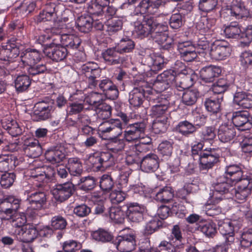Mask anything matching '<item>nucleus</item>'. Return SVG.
<instances>
[{"label": "nucleus", "mask_w": 252, "mask_h": 252, "mask_svg": "<svg viewBox=\"0 0 252 252\" xmlns=\"http://www.w3.org/2000/svg\"><path fill=\"white\" fill-rule=\"evenodd\" d=\"M250 178L242 170L237 164H230L225 168L224 176L219 177L213 184L212 200L215 203H218L225 198L232 189V185L242 182Z\"/></svg>", "instance_id": "nucleus-1"}, {"label": "nucleus", "mask_w": 252, "mask_h": 252, "mask_svg": "<svg viewBox=\"0 0 252 252\" xmlns=\"http://www.w3.org/2000/svg\"><path fill=\"white\" fill-rule=\"evenodd\" d=\"M167 29L166 24L158 23L154 17L144 16L142 23H135L133 34L141 39L150 35L156 41H162L167 39Z\"/></svg>", "instance_id": "nucleus-2"}, {"label": "nucleus", "mask_w": 252, "mask_h": 252, "mask_svg": "<svg viewBox=\"0 0 252 252\" xmlns=\"http://www.w3.org/2000/svg\"><path fill=\"white\" fill-rule=\"evenodd\" d=\"M184 241L181 227L179 225L175 224L171 228L167 240L161 241L159 247L164 252H181L180 250L184 247Z\"/></svg>", "instance_id": "nucleus-3"}, {"label": "nucleus", "mask_w": 252, "mask_h": 252, "mask_svg": "<svg viewBox=\"0 0 252 252\" xmlns=\"http://www.w3.org/2000/svg\"><path fill=\"white\" fill-rule=\"evenodd\" d=\"M73 148V144L62 142L48 149L45 153V157L52 164L58 163L63 161L66 154L70 152Z\"/></svg>", "instance_id": "nucleus-4"}, {"label": "nucleus", "mask_w": 252, "mask_h": 252, "mask_svg": "<svg viewBox=\"0 0 252 252\" xmlns=\"http://www.w3.org/2000/svg\"><path fill=\"white\" fill-rule=\"evenodd\" d=\"M21 199L15 196H4L0 202V213L5 215L4 219L8 220L21 208Z\"/></svg>", "instance_id": "nucleus-5"}, {"label": "nucleus", "mask_w": 252, "mask_h": 252, "mask_svg": "<svg viewBox=\"0 0 252 252\" xmlns=\"http://www.w3.org/2000/svg\"><path fill=\"white\" fill-rule=\"evenodd\" d=\"M199 168L201 170H208L217 163L220 157L219 149L210 148L201 152L199 155Z\"/></svg>", "instance_id": "nucleus-6"}, {"label": "nucleus", "mask_w": 252, "mask_h": 252, "mask_svg": "<svg viewBox=\"0 0 252 252\" xmlns=\"http://www.w3.org/2000/svg\"><path fill=\"white\" fill-rule=\"evenodd\" d=\"M166 3L165 0H141L131 13L132 15H153L161 6Z\"/></svg>", "instance_id": "nucleus-7"}, {"label": "nucleus", "mask_w": 252, "mask_h": 252, "mask_svg": "<svg viewBox=\"0 0 252 252\" xmlns=\"http://www.w3.org/2000/svg\"><path fill=\"white\" fill-rule=\"evenodd\" d=\"M111 242L121 252H130L134 250L136 246L135 235L133 234L119 236L115 239L114 236H111Z\"/></svg>", "instance_id": "nucleus-8"}, {"label": "nucleus", "mask_w": 252, "mask_h": 252, "mask_svg": "<svg viewBox=\"0 0 252 252\" xmlns=\"http://www.w3.org/2000/svg\"><path fill=\"white\" fill-rule=\"evenodd\" d=\"M231 47L229 44L225 41H216L214 42L210 49V56L215 61L225 60L231 53Z\"/></svg>", "instance_id": "nucleus-9"}, {"label": "nucleus", "mask_w": 252, "mask_h": 252, "mask_svg": "<svg viewBox=\"0 0 252 252\" xmlns=\"http://www.w3.org/2000/svg\"><path fill=\"white\" fill-rule=\"evenodd\" d=\"M26 201L29 205L36 209H42L46 204L47 196L43 191L26 190Z\"/></svg>", "instance_id": "nucleus-10"}, {"label": "nucleus", "mask_w": 252, "mask_h": 252, "mask_svg": "<svg viewBox=\"0 0 252 252\" xmlns=\"http://www.w3.org/2000/svg\"><path fill=\"white\" fill-rule=\"evenodd\" d=\"M232 122L236 127L241 130H246L252 127V117L246 111H239L233 113Z\"/></svg>", "instance_id": "nucleus-11"}, {"label": "nucleus", "mask_w": 252, "mask_h": 252, "mask_svg": "<svg viewBox=\"0 0 252 252\" xmlns=\"http://www.w3.org/2000/svg\"><path fill=\"white\" fill-rule=\"evenodd\" d=\"M237 188L232 189L229 191L231 194H235V197L237 201L239 203H243L246 201L249 196L252 192V183L250 178L247 180H244L242 182L238 183Z\"/></svg>", "instance_id": "nucleus-12"}, {"label": "nucleus", "mask_w": 252, "mask_h": 252, "mask_svg": "<svg viewBox=\"0 0 252 252\" xmlns=\"http://www.w3.org/2000/svg\"><path fill=\"white\" fill-rule=\"evenodd\" d=\"M177 49L180 57L184 61L190 62L197 57L196 48L190 41L179 42Z\"/></svg>", "instance_id": "nucleus-13"}, {"label": "nucleus", "mask_w": 252, "mask_h": 252, "mask_svg": "<svg viewBox=\"0 0 252 252\" xmlns=\"http://www.w3.org/2000/svg\"><path fill=\"white\" fill-rule=\"evenodd\" d=\"M20 54L19 47L14 40H10L0 49V60L12 62Z\"/></svg>", "instance_id": "nucleus-14"}, {"label": "nucleus", "mask_w": 252, "mask_h": 252, "mask_svg": "<svg viewBox=\"0 0 252 252\" xmlns=\"http://www.w3.org/2000/svg\"><path fill=\"white\" fill-rule=\"evenodd\" d=\"M41 54L38 50L35 49L27 48L21 53V61L19 62L18 66L21 67L37 63L41 60Z\"/></svg>", "instance_id": "nucleus-15"}, {"label": "nucleus", "mask_w": 252, "mask_h": 252, "mask_svg": "<svg viewBox=\"0 0 252 252\" xmlns=\"http://www.w3.org/2000/svg\"><path fill=\"white\" fill-rule=\"evenodd\" d=\"M74 186L71 182H66L56 185L53 190V194L56 200L63 202L67 200L73 193Z\"/></svg>", "instance_id": "nucleus-16"}, {"label": "nucleus", "mask_w": 252, "mask_h": 252, "mask_svg": "<svg viewBox=\"0 0 252 252\" xmlns=\"http://www.w3.org/2000/svg\"><path fill=\"white\" fill-rule=\"evenodd\" d=\"M81 70L88 79L90 87H95L97 84L96 78L100 75V69L96 63H89L81 66Z\"/></svg>", "instance_id": "nucleus-17"}, {"label": "nucleus", "mask_w": 252, "mask_h": 252, "mask_svg": "<svg viewBox=\"0 0 252 252\" xmlns=\"http://www.w3.org/2000/svg\"><path fill=\"white\" fill-rule=\"evenodd\" d=\"M226 13L236 19H241L248 17L249 11L246 8L244 3L239 0H234L230 6H227Z\"/></svg>", "instance_id": "nucleus-18"}, {"label": "nucleus", "mask_w": 252, "mask_h": 252, "mask_svg": "<svg viewBox=\"0 0 252 252\" xmlns=\"http://www.w3.org/2000/svg\"><path fill=\"white\" fill-rule=\"evenodd\" d=\"M219 230L223 236L226 245H230L234 242V226L229 220L219 222Z\"/></svg>", "instance_id": "nucleus-19"}, {"label": "nucleus", "mask_w": 252, "mask_h": 252, "mask_svg": "<svg viewBox=\"0 0 252 252\" xmlns=\"http://www.w3.org/2000/svg\"><path fill=\"white\" fill-rule=\"evenodd\" d=\"M145 125L143 123H134L130 125L125 131V138L128 142L136 141L144 133Z\"/></svg>", "instance_id": "nucleus-20"}, {"label": "nucleus", "mask_w": 252, "mask_h": 252, "mask_svg": "<svg viewBox=\"0 0 252 252\" xmlns=\"http://www.w3.org/2000/svg\"><path fill=\"white\" fill-rule=\"evenodd\" d=\"M159 158L155 154H148L141 160V169L145 172H153L159 167Z\"/></svg>", "instance_id": "nucleus-21"}, {"label": "nucleus", "mask_w": 252, "mask_h": 252, "mask_svg": "<svg viewBox=\"0 0 252 252\" xmlns=\"http://www.w3.org/2000/svg\"><path fill=\"white\" fill-rule=\"evenodd\" d=\"M54 173V170L51 167H37L32 170L31 178L33 181L42 183L50 179Z\"/></svg>", "instance_id": "nucleus-22"}, {"label": "nucleus", "mask_w": 252, "mask_h": 252, "mask_svg": "<svg viewBox=\"0 0 252 252\" xmlns=\"http://www.w3.org/2000/svg\"><path fill=\"white\" fill-rule=\"evenodd\" d=\"M236 135V129L231 125L222 124L218 128V137L222 143L230 142L235 137Z\"/></svg>", "instance_id": "nucleus-23"}, {"label": "nucleus", "mask_w": 252, "mask_h": 252, "mask_svg": "<svg viewBox=\"0 0 252 252\" xmlns=\"http://www.w3.org/2000/svg\"><path fill=\"white\" fill-rule=\"evenodd\" d=\"M144 63L151 68V71L156 73L163 67L164 60L160 55L151 53L145 57Z\"/></svg>", "instance_id": "nucleus-24"}, {"label": "nucleus", "mask_w": 252, "mask_h": 252, "mask_svg": "<svg viewBox=\"0 0 252 252\" xmlns=\"http://www.w3.org/2000/svg\"><path fill=\"white\" fill-rule=\"evenodd\" d=\"M169 102L166 99L159 101L157 104L153 105L150 109V116L153 118H159L164 116L170 118L169 111Z\"/></svg>", "instance_id": "nucleus-25"}, {"label": "nucleus", "mask_w": 252, "mask_h": 252, "mask_svg": "<svg viewBox=\"0 0 252 252\" xmlns=\"http://www.w3.org/2000/svg\"><path fill=\"white\" fill-rule=\"evenodd\" d=\"M221 72L220 67L209 65L203 67L200 71L201 79L206 83L213 82Z\"/></svg>", "instance_id": "nucleus-26"}, {"label": "nucleus", "mask_w": 252, "mask_h": 252, "mask_svg": "<svg viewBox=\"0 0 252 252\" xmlns=\"http://www.w3.org/2000/svg\"><path fill=\"white\" fill-rule=\"evenodd\" d=\"M44 52L48 58L55 62L63 61L68 54L67 49L61 45L47 48Z\"/></svg>", "instance_id": "nucleus-27"}, {"label": "nucleus", "mask_w": 252, "mask_h": 252, "mask_svg": "<svg viewBox=\"0 0 252 252\" xmlns=\"http://www.w3.org/2000/svg\"><path fill=\"white\" fill-rule=\"evenodd\" d=\"M145 208L137 203H131L126 207L127 218L131 221L138 222L143 219Z\"/></svg>", "instance_id": "nucleus-28"}, {"label": "nucleus", "mask_w": 252, "mask_h": 252, "mask_svg": "<svg viewBox=\"0 0 252 252\" xmlns=\"http://www.w3.org/2000/svg\"><path fill=\"white\" fill-rule=\"evenodd\" d=\"M118 137H111V158L114 163L120 162L123 159V156L121 154L124 148V142L122 139Z\"/></svg>", "instance_id": "nucleus-29"}, {"label": "nucleus", "mask_w": 252, "mask_h": 252, "mask_svg": "<svg viewBox=\"0 0 252 252\" xmlns=\"http://www.w3.org/2000/svg\"><path fill=\"white\" fill-rule=\"evenodd\" d=\"M234 103L244 109L252 108V94L245 92H237L233 96Z\"/></svg>", "instance_id": "nucleus-30"}, {"label": "nucleus", "mask_w": 252, "mask_h": 252, "mask_svg": "<svg viewBox=\"0 0 252 252\" xmlns=\"http://www.w3.org/2000/svg\"><path fill=\"white\" fill-rule=\"evenodd\" d=\"M99 136L101 138V144L109 149L110 144V123L109 121L102 122L98 127Z\"/></svg>", "instance_id": "nucleus-31"}, {"label": "nucleus", "mask_w": 252, "mask_h": 252, "mask_svg": "<svg viewBox=\"0 0 252 252\" xmlns=\"http://www.w3.org/2000/svg\"><path fill=\"white\" fill-rule=\"evenodd\" d=\"M20 241L24 243L32 242L38 235L37 228L33 226H26L22 227L19 232Z\"/></svg>", "instance_id": "nucleus-32"}, {"label": "nucleus", "mask_w": 252, "mask_h": 252, "mask_svg": "<svg viewBox=\"0 0 252 252\" xmlns=\"http://www.w3.org/2000/svg\"><path fill=\"white\" fill-rule=\"evenodd\" d=\"M145 91L141 87H135L129 93V102L134 107H139L143 103Z\"/></svg>", "instance_id": "nucleus-33"}, {"label": "nucleus", "mask_w": 252, "mask_h": 252, "mask_svg": "<svg viewBox=\"0 0 252 252\" xmlns=\"http://www.w3.org/2000/svg\"><path fill=\"white\" fill-rule=\"evenodd\" d=\"M2 127L13 137H16L22 133V129L17 122L13 120L4 119L1 121Z\"/></svg>", "instance_id": "nucleus-34"}, {"label": "nucleus", "mask_w": 252, "mask_h": 252, "mask_svg": "<svg viewBox=\"0 0 252 252\" xmlns=\"http://www.w3.org/2000/svg\"><path fill=\"white\" fill-rule=\"evenodd\" d=\"M31 84L30 77L25 72L24 74L17 75L14 80V86L18 93H22L27 90Z\"/></svg>", "instance_id": "nucleus-35"}, {"label": "nucleus", "mask_w": 252, "mask_h": 252, "mask_svg": "<svg viewBox=\"0 0 252 252\" xmlns=\"http://www.w3.org/2000/svg\"><path fill=\"white\" fill-rule=\"evenodd\" d=\"M175 129L185 137H189L197 130L196 126L187 120L180 122L175 126Z\"/></svg>", "instance_id": "nucleus-36"}, {"label": "nucleus", "mask_w": 252, "mask_h": 252, "mask_svg": "<svg viewBox=\"0 0 252 252\" xmlns=\"http://www.w3.org/2000/svg\"><path fill=\"white\" fill-rule=\"evenodd\" d=\"M223 100V96H218L216 97H210L205 99L204 104L206 110L212 114H217L220 112L221 103Z\"/></svg>", "instance_id": "nucleus-37"}, {"label": "nucleus", "mask_w": 252, "mask_h": 252, "mask_svg": "<svg viewBox=\"0 0 252 252\" xmlns=\"http://www.w3.org/2000/svg\"><path fill=\"white\" fill-rule=\"evenodd\" d=\"M197 229L207 237H212L217 233L216 225L215 223L211 220H204L199 222Z\"/></svg>", "instance_id": "nucleus-38"}, {"label": "nucleus", "mask_w": 252, "mask_h": 252, "mask_svg": "<svg viewBox=\"0 0 252 252\" xmlns=\"http://www.w3.org/2000/svg\"><path fill=\"white\" fill-rule=\"evenodd\" d=\"M223 32L226 38H240L241 29L239 25L236 22H232L223 27Z\"/></svg>", "instance_id": "nucleus-39"}, {"label": "nucleus", "mask_w": 252, "mask_h": 252, "mask_svg": "<svg viewBox=\"0 0 252 252\" xmlns=\"http://www.w3.org/2000/svg\"><path fill=\"white\" fill-rule=\"evenodd\" d=\"M93 19L90 16L82 15L77 18L76 24L80 32H88L93 28Z\"/></svg>", "instance_id": "nucleus-40"}, {"label": "nucleus", "mask_w": 252, "mask_h": 252, "mask_svg": "<svg viewBox=\"0 0 252 252\" xmlns=\"http://www.w3.org/2000/svg\"><path fill=\"white\" fill-rule=\"evenodd\" d=\"M173 140H164L159 144L158 150L163 160H167L171 157L173 151Z\"/></svg>", "instance_id": "nucleus-41"}, {"label": "nucleus", "mask_w": 252, "mask_h": 252, "mask_svg": "<svg viewBox=\"0 0 252 252\" xmlns=\"http://www.w3.org/2000/svg\"><path fill=\"white\" fill-rule=\"evenodd\" d=\"M216 20L215 18L202 17L197 24V28L202 33L210 34L213 31Z\"/></svg>", "instance_id": "nucleus-42"}, {"label": "nucleus", "mask_w": 252, "mask_h": 252, "mask_svg": "<svg viewBox=\"0 0 252 252\" xmlns=\"http://www.w3.org/2000/svg\"><path fill=\"white\" fill-rule=\"evenodd\" d=\"M24 72L27 71L26 74L30 77H33L41 74L44 73L47 71V67L45 64L43 63H33L23 67Z\"/></svg>", "instance_id": "nucleus-43"}, {"label": "nucleus", "mask_w": 252, "mask_h": 252, "mask_svg": "<svg viewBox=\"0 0 252 252\" xmlns=\"http://www.w3.org/2000/svg\"><path fill=\"white\" fill-rule=\"evenodd\" d=\"M170 118L166 116L156 118L152 124V128L155 133L158 134L165 132L169 126Z\"/></svg>", "instance_id": "nucleus-44"}, {"label": "nucleus", "mask_w": 252, "mask_h": 252, "mask_svg": "<svg viewBox=\"0 0 252 252\" xmlns=\"http://www.w3.org/2000/svg\"><path fill=\"white\" fill-rule=\"evenodd\" d=\"M199 96V92L196 89L187 90L182 94V102L187 106H192L197 101Z\"/></svg>", "instance_id": "nucleus-45"}, {"label": "nucleus", "mask_w": 252, "mask_h": 252, "mask_svg": "<svg viewBox=\"0 0 252 252\" xmlns=\"http://www.w3.org/2000/svg\"><path fill=\"white\" fill-rule=\"evenodd\" d=\"M67 169L70 175L73 176H79L83 172L81 161L76 158L68 159Z\"/></svg>", "instance_id": "nucleus-46"}, {"label": "nucleus", "mask_w": 252, "mask_h": 252, "mask_svg": "<svg viewBox=\"0 0 252 252\" xmlns=\"http://www.w3.org/2000/svg\"><path fill=\"white\" fill-rule=\"evenodd\" d=\"M177 76L174 73L172 69H169L164 71L163 73L158 75V80H161L165 83L164 87H162L160 90H165L169 85L173 84L176 81Z\"/></svg>", "instance_id": "nucleus-47"}, {"label": "nucleus", "mask_w": 252, "mask_h": 252, "mask_svg": "<svg viewBox=\"0 0 252 252\" xmlns=\"http://www.w3.org/2000/svg\"><path fill=\"white\" fill-rule=\"evenodd\" d=\"M252 245V228L244 230L240 239V246L239 251L242 250L245 251Z\"/></svg>", "instance_id": "nucleus-48"}, {"label": "nucleus", "mask_w": 252, "mask_h": 252, "mask_svg": "<svg viewBox=\"0 0 252 252\" xmlns=\"http://www.w3.org/2000/svg\"><path fill=\"white\" fill-rule=\"evenodd\" d=\"M173 196L174 194L171 188L169 187H165L159 190L155 199L161 202L167 203L173 198Z\"/></svg>", "instance_id": "nucleus-49"}, {"label": "nucleus", "mask_w": 252, "mask_h": 252, "mask_svg": "<svg viewBox=\"0 0 252 252\" xmlns=\"http://www.w3.org/2000/svg\"><path fill=\"white\" fill-rule=\"evenodd\" d=\"M81 43L80 39L73 34H63L62 46L68 49H77Z\"/></svg>", "instance_id": "nucleus-50"}, {"label": "nucleus", "mask_w": 252, "mask_h": 252, "mask_svg": "<svg viewBox=\"0 0 252 252\" xmlns=\"http://www.w3.org/2000/svg\"><path fill=\"white\" fill-rule=\"evenodd\" d=\"M27 155L32 158L39 157L42 153V148L38 141L30 143L24 149Z\"/></svg>", "instance_id": "nucleus-51"}, {"label": "nucleus", "mask_w": 252, "mask_h": 252, "mask_svg": "<svg viewBox=\"0 0 252 252\" xmlns=\"http://www.w3.org/2000/svg\"><path fill=\"white\" fill-rule=\"evenodd\" d=\"M134 48V43L130 39L127 40H121L117 46L113 47L114 51L121 54L131 52Z\"/></svg>", "instance_id": "nucleus-52"}, {"label": "nucleus", "mask_w": 252, "mask_h": 252, "mask_svg": "<svg viewBox=\"0 0 252 252\" xmlns=\"http://www.w3.org/2000/svg\"><path fill=\"white\" fill-rule=\"evenodd\" d=\"M113 103V106H111V115L113 114L115 116L120 117L125 125H126L129 121V119L126 114L122 112V102L120 101H114Z\"/></svg>", "instance_id": "nucleus-53"}, {"label": "nucleus", "mask_w": 252, "mask_h": 252, "mask_svg": "<svg viewBox=\"0 0 252 252\" xmlns=\"http://www.w3.org/2000/svg\"><path fill=\"white\" fill-rule=\"evenodd\" d=\"M218 5V0H199L198 8L199 10L208 13L213 11Z\"/></svg>", "instance_id": "nucleus-54"}, {"label": "nucleus", "mask_w": 252, "mask_h": 252, "mask_svg": "<svg viewBox=\"0 0 252 252\" xmlns=\"http://www.w3.org/2000/svg\"><path fill=\"white\" fill-rule=\"evenodd\" d=\"M229 86V83L225 79L221 78L212 85L211 89L214 94H220L219 96H220L228 89Z\"/></svg>", "instance_id": "nucleus-55"}, {"label": "nucleus", "mask_w": 252, "mask_h": 252, "mask_svg": "<svg viewBox=\"0 0 252 252\" xmlns=\"http://www.w3.org/2000/svg\"><path fill=\"white\" fill-rule=\"evenodd\" d=\"M92 236L96 241L105 243L110 241V234L108 230L99 228L92 233Z\"/></svg>", "instance_id": "nucleus-56"}, {"label": "nucleus", "mask_w": 252, "mask_h": 252, "mask_svg": "<svg viewBox=\"0 0 252 252\" xmlns=\"http://www.w3.org/2000/svg\"><path fill=\"white\" fill-rule=\"evenodd\" d=\"M183 12L175 13L172 14L169 20V25L173 29H178L183 24L184 17Z\"/></svg>", "instance_id": "nucleus-57"}, {"label": "nucleus", "mask_w": 252, "mask_h": 252, "mask_svg": "<svg viewBox=\"0 0 252 252\" xmlns=\"http://www.w3.org/2000/svg\"><path fill=\"white\" fill-rule=\"evenodd\" d=\"M125 217V212L120 207L111 206V220L116 223H122Z\"/></svg>", "instance_id": "nucleus-58"}, {"label": "nucleus", "mask_w": 252, "mask_h": 252, "mask_svg": "<svg viewBox=\"0 0 252 252\" xmlns=\"http://www.w3.org/2000/svg\"><path fill=\"white\" fill-rule=\"evenodd\" d=\"M162 226V222L158 219H154L148 222L145 226L144 233L150 235Z\"/></svg>", "instance_id": "nucleus-59"}, {"label": "nucleus", "mask_w": 252, "mask_h": 252, "mask_svg": "<svg viewBox=\"0 0 252 252\" xmlns=\"http://www.w3.org/2000/svg\"><path fill=\"white\" fill-rule=\"evenodd\" d=\"M84 108L83 101L69 102L67 107V113L69 115H75L80 113Z\"/></svg>", "instance_id": "nucleus-60"}, {"label": "nucleus", "mask_w": 252, "mask_h": 252, "mask_svg": "<svg viewBox=\"0 0 252 252\" xmlns=\"http://www.w3.org/2000/svg\"><path fill=\"white\" fill-rule=\"evenodd\" d=\"M77 185H80V188L84 190H89L93 189L95 185V181L93 177L88 176L80 178Z\"/></svg>", "instance_id": "nucleus-61"}, {"label": "nucleus", "mask_w": 252, "mask_h": 252, "mask_svg": "<svg viewBox=\"0 0 252 252\" xmlns=\"http://www.w3.org/2000/svg\"><path fill=\"white\" fill-rule=\"evenodd\" d=\"M216 136L215 128L213 126H206L201 132V138L203 141L213 140Z\"/></svg>", "instance_id": "nucleus-62"}, {"label": "nucleus", "mask_w": 252, "mask_h": 252, "mask_svg": "<svg viewBox=\"0 0 252 252\" xmlns=\"http://www.w3.org/2000/svg\"><path fill=\"white\" fill-rule=\"evenodd\" d=\"M46 32L50 35V39L52 40V43L56 45H59L61 43L62 44L63 42V34L59 33V30L55 28L47 29Z\"/></svg>", "instance_id": "nucleus-63"}, {"label": "nucleus", "mask_w": 252, "mask_h": 252, "mask_svg": "<svg viewBox=\"0 0 252 252\" xmlns=\"http://www.w3.org/2000/svg\"><path fill=\"white\" fill-rule=\"evenodd\" d=\"M66 224L67 222L65 219L61 216H56L51 219V226L55 230L63 229L65 228Z\"/></svg>", "instance_id": "nucleus-64"}]
</instances>
